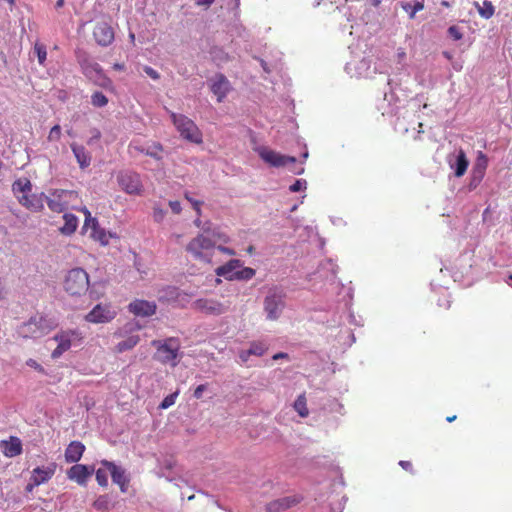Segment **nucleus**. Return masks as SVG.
Segmentation results:
<instances>
[{"label":"nucleus","instance_id":"1","mask_svg":"<svg viewBox=\"0 0 512 512\" xmlns=\"http://www.w3.org/2000/svg\"><path fill=\"white\" fill-rule=\"evenodd\" d=\"M216 239L223 243H228L229 241L228 236L216 233L215 231L212 232V238L205 233H201L187 244L186 250L195 260L210 263L216 248Z\"/></svg>","mask_w":512,"mask_h":512},{"label":"nucleus","instance_id":"2","mask_svg":"<svg viewBox=\"0 0 512 512\" xmlns=\"http://www.w3.org/2000/svg\"><path fill=\"white\" fill-rule=\"evenodd\" d=\"M12 191L18 202L28 210L38 212L44 207V193L32 194V184L27 177H21L12 184Z\"/></svg>","mask_w":512,"mask_h":512},{"label":"nucleus","instance_id":"3","mask_svg":"<svg viewBox=\"0 0 512 512\" xmlns=\"http://www.w3.org/2000/svg\"><path fill=\"white\" fill-rule=\"evenodd\" d=\"M151 345L155 347L154 359L161 364H170L175 367L179 361L180 341L176 337H169L164 340H153Z\"/></svg>","mask_w":512,"mask_h":512},{"label":"nucleus","instance_id":"4","mask_svg":"<svg viewBox=\"0 0 512 512\" xmlns=\"http://www.w3.org/2000/svg\"><path fill=\"white\" fill-rule=\"evenodd\" d=\"M89 287V275L84 269L73 268L65 275L63 288L70 296H82L89 290Z\"/></svg>","mask_w":512,"mask_h":512},{"label":"nucleus","instance_id":"5","mask_svg":"<svg viewBox=\"0 0 512 512\" xmlns=\"http://www.w3.org/2000/svg\"><path fill=\"white\" fill-rule=\"evenodd\" d=\"M56 324L45 316L31 317L27 322L23 323L17 330L22 338H38L51 331Z\"/></svg>","mask_w":512,"mask_h":512},{"label":"nucleus","instance_id":"6","mask_svg":"<svg viewBox=\"0 0 512 512\" xmlns=\"http://www.w3.org/2000/svg\"><path fill=\"white\" fill-rule=\"evenodd\" d=\"M47 205L52 212L62 213L73 208V203L78 200V193L73 190L56 189L49 196L44 195Z\"/></svg>","mask_w":512,"mask_h":512},{"label":"nucleus","instance_id":"7","mask_svg":"<svg viewBox=\"0 0 512 512\" xmlns=\"http://www.w3.org/2000/svg\"><path fill=\"white\" fill-rule=\"evenodd\" d=\"M170 117L182 138L195 144L202 143V133L190 118L183 114H176L174 112H170Z\"/></svg>","mask_w":512,"mask_h":512},{"label":"nucleus","instance_id":"8","mask_svg":"<svg viewBox=\"0 0 512 512\" xmlns=\"http://www.w3.org/2000/svg\"><path fill=\"white\" fill-rule=\"evenodd\" d=\"M141 328L142 327L137 322H129L119 328L114 335L116 337L123 338V340L117 343L114 348L115 352L123 353L125 351L132 350L136 345H138L141 338L137 332Z\"/></svg>","mask_w":512,"mask_h":512},{"label":"nucleus","instance_id":"9","mask_svg":"<svg viewBox=\"0 0 512 512\" xmlns=\"http://www.w3.org/2000/svg\"><path fill=\"white\" fill-rule=\"evenodd\" d=\"M83 335L81 331L77 329H68L61 330L57 334L54 335L53 340H55L58 345L52 351L51 357L53 359L59 358L64 352L68 351L72 345L81 344L83 341Z\"/></svg>","mask_w":512,"mask_h":512},{"label":"nucleus","instance_id":"10","mask_svg":"<svg viewBox=\"0 0 512 512\" xmlns=\"http://www.w3.org/2000/svg\"><path fill=\"white\" fill-rule=\"evenodd\" d=\"M117 183L120 188L129 195H141L143 184L138 173L130 170H122L117 173Z\"/></svg>","mask_w":512,"mask_h":512},{"label":"nucleus","instance_id":"11","mask_svg":"<svg viewBox=\"0 0 512 512\" xmlns=\"http://www.w3.org/2000/svg\"><path fill=\"white\" fill-rule=\"evenodd\" d=\"M285 307L284 295L276 290H271L264 298L263 308L270 321L279 319Z\"/></svg>","mask_w":512,"mask_h":512},{"label":"nucleus","instance_id":"12","mask_svg":"<svg viewBox=\"0 0 512 512\" xmlns=\"http://www.w3.org/2000/svg\"><path fill=\"white\" fill-rule=\"evenodd\" d=\"M192 308L205 315L219 316L228 311L229 305L212 298H199L193 302Z\"/></svg>","mask_w":512,"mask_h":512},{"label":"nucleus","instance_id":"13","mask_svg":"<svg viewBox=\"0 0 512 512\" xmlns=\"http://www.w3.org/2000/svg\"><path fill=\"white\" fill-rule=\"evenodd\" d=\"M260 158L272 167H284L288 164L296 163V158L293 156H286L276 152L268 147H259L257 149Z\"/></svg>","mask_w":512,"mask_h":512},{"label":"nucleus","instance_id":"14","mask_svg":"<svg viewBox=\"0 0 512 512\" xmlns=\"http://www.w3.org/2000/svg\"><path fill=\"white\" fill-rule=\"evenodd\" d=\"M117 313L109 303L97 304L94 308L85 315V320L89 323L100 324L111 322Z\"/></svg>","mask_w":512,"mask_h":512},{"label":"nucleus","instance_id":"15","mask_svg":"<svg viewBox=\"0 0 512 512\" xmlns=\"http://www.w3.org/2000/svg\"><path fill=\"white\" fill-rule=\"evenodd\" d=\"M93 37L98 45L106 47L114 41V30L109 23L98 22L93 29Z\"/></svg>","mask_w":512,"mask_h":512},{"label":"nucleus","instance_id":"16","mask_svg":"<svg viewBox=\"0 0 512 512\" xmlns=\"http://www.w3.org/2000/svg\"><path fill=\"white\" fill-rule=\"evenodd\" d=\"M83 212L86 216L84 229L86 231L90 230V236L99 241L101 244L106 245L109 242L108 236L103 229L99 227L98 221L96 218L91 217V213L87 208L83 209Z\"/></svg>","mask_w":512,"mask_h":512},{"label":"nucleus","instance_id":"17","mask_svg":"<svg viewBox=\"0 0 512 512\" xmlns=\"http://www.w3.org/2000/svg\"><path fill=\"white\" fill-rule=\"evenodd\" d=\"M94 466L75 464L67 470V477L81 486H85L89 477L94 473Z\"/></svg>","mask_w":512,"mask_h":512},{"label":"nucleus","instance_id":"18","mask_svg":"<svg viewBox=\"0 0 512 512\" xmlns=\"http://www.w3.org/2000/svg\"><path fill=\"white\" fill-rule=\"evenodd\" d=\"M101 464L106 467V469L110 472L112 481L119 485L121 492L125 493L128 490L129 479L125 474V470L115 463L110 462L108 460H102Z\"/></svg>","mask_w":512,"mask_h":512},{"label":"nucleus","instance_id":"19","mask_svg":"<svg viewBox=\"0 0 512 512\" xmlns=\"http://www.w3.org/2000/svg\"><path fill=\"white\" fill-rule=\"evenodd\" d=\"M128 310L135 316L149 317L156 313L157 305L153 301L136 299L128 305Z\"/></svg>","mask_w":512,"mask_h":512},{"label":"nucleus","instance_id":"20","mask_svg":"<svg viewBox=\"0 0 512 512\" xmlns=\"http://www.w3.org/2000/svg\"><path fill=\"white\" fill-rule=\"evenodd\" d=\"M211 91L217 96V101L222 102L231 90V84L223 74H217L211 79Z\"/></svg>","mask_w":512,"mask_h":512},{"label":"nucleus","instance_id":"21","mask_svg":"<svg viewBox=\"0 0 512 512\" xmlns=\"http://www.w3.org/2000/svg\"><path fill=\"white\" fill-rule=\"evenodd\" d=\"M448 164L454 171V175L459 178L466 173L469 161L463 149H459L456 155L448 157Z\"/></svg>","mask_w":512,"mask_h":512},{"label":"nucleus","instance_id":"22","mask_svg":"<svg viewBox=\"0 0 512 512\" xmlns=\"http://www.w3.org/2000/svg\"><path fill=\"white\" fill-rule=\"evenodd\" d=\"M56 468V463H51L47 467H36L33 469L31 475V481H33V485H41L48 482L55 474Z\"/></svg>","mask_w":512,"mask_h":512},{"label":"nucleus","instance_id":"23","mask_svg":"<svg viewBox=\"0 0 512 512\" xmlns=\"http://www.w3.org/2000/svg\"><path fill=\"white\" fill-rule=\"evenodd\" d=\"M0 448L6 457H15L22 453V442L16 436H11L9 440L0 442Z\"/></svg>","mask_w":512,"mask_h":512},{"label":"nucleus","instance_id":"24","mask_svg":"<svg viewBox=\"0 0 512 512\" xmlns=\"http://www.w3.org/2000/svg\"><path fill=\"white\" fill-rule=\"evenodd\" d=\"M299 502V497L287 496L268 503L267 510L268 512H282L298 504Z\"/></svg>","mask_w":512,"mask_h":512},{"label":"nucleus","instance_id":"25","mask_svg":"<svg viewBox=\"0 0 512 512\" xmlns=\"http://www.w3.org/2000/svg\"><path fill=\"white\" fill-rule=\"evenodd\" d=\"M85 451V445L80 441H72L65 450V461L67 463H77Z\"/></svg>","mask_w":512,"mask_h":512},{"label":"nucleus","instance_id":"26","mask_svg":"<svg viewBox=\"0 0 512 512\" xmlns=\"http://www.w3.org/2000/svg\"><path fill=\"white\" fill-rule=\"evenodd\" d=\"M242 267V262L238 259L229 260L222 266H219L215 269V273L217 276L224 277L227 280H234V273H236V269Z\"/></svg>","mask_w":512,"mask_h":512},{"label":"nucleus","instance_id":"27","mask_svg":"<svg viewBox=\"0 0 512 512\" xmlns=\"http://www.w3.org/2000/svg\"><path fill=\"white\" fill-rule=\"evenodd\" d=\"M71 150L77 160L81 169H85L91 164V154L86 150L83 145H78L76 143H72L70 145Z\"/></svg>","mask_w":512,"mask_h":512},{"label":"nucleus","instance_id":"28","mask_svg":"<svg viewBox=\"0 0 512 512\" xmlns=\"http://www.w3.org/2000/svg\"><path fill=\"white\" fill-rule=\"evenodd\" d=\"M63 218L65 220L64 226L61 228V231L64 234H72L76 231L78 226V219L75 215L70 213H65L63 215Z\"/></svg>","mask_w":512,"mask_h":512},{"label":"nucleus","instance_id":"29","mask_svg":"<svg viewBox=\"0 0 512 512\" xmlns=\"http://www.w3.org/2000/svg\"><path fill=\"white\" fill-rule=\"evenodd\" d=\"M135 149L147 156H150V157L156 159V160H160L161 159L160 152H162L163 147L160 143L154 142L147 149H145L143 147H135Z\"/></svg>","mask_w":512,"mask_h":512},{"label":"nucleus","instance_id":"30","mask_svg":"<svg viewBox=\"0 0 512 512\" xmlns=\"http://www.w3.org/2000/svg\"><path fill=\"white\" fill-rule=\"evenodd\" d=\"M475 6L479 15L484 19H490L494 15L495 8L491 1L485 0L482 5L475 2Z\"/></svg>","mask_w":512,"mask_h":512},{"label":"nucleus","instance_id":"31","mask_svg":"<svg viewBox=\"0 0 512 512\" xmlns=\"http://www.w3.org/2000/svg\"><path fill=\"white\" fill-rule=\"evenodd\" d=\"M294 409L301 417H307L309 410L307 408L306 397L304 394L299 395L294 402Z\"/></svg>","mask_w":512,"mask_h":512},{"label":"nucleus","instance_id":"32","mask_svg":"<svg viewBox=\"0 0 512 512\" xmlns=\"http://www.w3.org/2000/svg\"><path fill=\"white\" fill-rule=\"evenodd\" d=\"M487 166H488L487 156L483 152L479 151L477 158L475 160V163L473 164L472 170L485 174Z\"/></svg>","mask_w":512,"mask_h":512},{"label":"nucleus","instance_id":"33","mask_svg":"<svg viewBox=\"0 0 512 512\" xmlns=\"http://www.w3.org/2000/svg\"><path fill=\"white\" fill-rule=\"evenodd\" d=\"M93 507L101 512H107L111 508V502L107 495H100L93 503Z\"/></svg>","mask_w":512,"mask_h":512},{"label":"nucleus","instance_id":"34","mask_svg":"<svg viewBox=\"0 0 512 512\" xmlns=\"http://www.w3.org/2000/svg\"><path fill=\"white\" fill-rule=\"evenodd\" d=\"M484 176H485L484 173H481V172H478V171H474V170L471 169L470 181H469L468 186H467L468 191L475 190L480 185V183L482 182Z\"/></svg>","mask_w":512,"mask_h":512},{"label":"nucleus","instance_id":"35","mask_svg":"<svg viewBox=\"0 0 512 512\" xmlns=\"http://www.w3.org/2000/svg\"><path fill=\"white\" fill-rule=\"evenodd\" d=\"M267 346L262 342H252L250 348L246 351L247 355L262 356L267 351Z\"/></svg>","mask_w":512,"mask_h":512},{"label":"nucleus","instance_id":"36","mask_svg":"<svg viewBox=\"0 0 512 512\" xmlns=\"http://www.w3.org/2000/svg\"><path fill=\"white\" fill-rule=\"evenodd\" d=\"M255 274L256 271L253 268L245 267L234 273V280H250L255 276Z\"/></svg>","mask_w":512,"mask_h":512},{"label":"nucleus","instance_id":"37","mask_svg":"<svg viewBox=\"0 0 512 512\" xmlns=\"http://www.w3.org/2000/svg\"><path fill=\"white\" fill-rule=\"evenodd\" d=\"M34 52L37 55L38 62L40 65H44L47 57V50L45 45L37 42L34 45Z\"/></svg>","mask_w":512,"mask_h":512},{"label":"nucleus","instance_id":"38","mask_svg":"<svg viewBox=\"0 0 512 512\" xmlns=\"http://www.w3.org/2000/svg\"><path fill=\"white\" fill-rule=\"evenodd\" d=\"M91 103L95 107H103L107 105L108 98L102 92H95L91 96Z\"/></svg>","mask_w":512,"mask_h":512},{"label":"nucleus","instance_id":"39","mask_svg":"<svg viewBox=\"0 0 512 512\" xmlns=\"http://www.w3.org/2000/svg\"><path fill=\"white\" fill-rule=\"evenodd\" d=\"M94 473L97 483L102 487H106L108 485L107 470L99 468Z\"/></svg>","mask_w":512,"mask_h":512},{"label":"nucleus","instance_id":"40","mask_svg":"<svg viewBox=\"0 0 512 512\" xmlns=\"http://www.w3.org/2000/svg\"><path fill=\"white\" fill-rule=\"evenodd\" d=\"M178 396V391L172 393V394H169L167 395L163 401L160 403L159 405V408L160 409H167L169 408L170 406L174 405L175 402H176V398Z\"/></svg>","mask_w":512,"mask_h":512},{"label":"nucleus","instance_id":"41","mask_svg":"<svg viewBox=\"0 0 512 512\" xmlns=\"http://www.w3.org/2000/svg\"><path fill=\"white\" fill-rule=\"evenodd\" d=\"M61 138V127L60 125H54L49 132L48 140L49 141H59Z\"/></svg>","mask_w":512,"mask_h":512},{"label":"nucleus","instance_id":"42","mask_svg":"<svg viewBox=\"0 0 512 512\" xmlns=\"http://www.w3.org/2000/svg\"><path fill=\"white\" fill-rule=\"evenodd\" d=\"M78 61L86 73L88 68H92L94 71H98L99 65L97 63H88L86 57L82 58L81 56H78Z\"/></svg>","mask_w":512,"mask_h":512},{"label":"nucleus","instance_id":"43","mask_svg":"<svg viewBox=\"0 0 512 512\" xmlns=\"http://www.w3.org/2000/svg\"><path fill=\"white\" fill-rule=\"evenodd\" d=\"M184 197H185L186 200H188L192 204L193 209L196 211L198 216H200L201 215V205H202V202L199 201V200L191 198L188 192L185 193Z\"/></svg>","mask_w":512,"mask_h":512},{"label":"nucleus","instance_id":"44","mask_svg":"<svg viewBox=\"0 0 512 512\" xmlns=\"http://www.w3.org/2000/svg\"><path fill=\"white\" fill-rule=\"evenodd\" d=\"M306 188V181L303 179L296 180L291 186L290 191L291 192H299Z\"/></svg>","mask_w":512,"mask_h":512},{"label":"nucleus","instance_id":"45","mask_svg":"<svg viewBox=\"0 0 512 512\" xmlns=\"http://www.w3.org/2000/svg\"><path fill=\"white\" fill-rule=\"evenodd\" d=\"M448 35L454 40H460L463 37V34L457 26H450L448 28Z\"/></svg>","mask_w":512,"mask_h":512},{"label":"nucleus","instance_id":"46","mask_svg":"<svg viewBox=\"0 0 512 512\" xmlns=\"http://www.w3.org/2000/svg\"><path fill=\"white\" fill-rule=\"evenodd\" d=\"M165 210L160 208V207H157L155 206L153 208V218L156 222H161L163 221L164 217H165Z\"/></svg>","mask_w":512,"mask_h":512},{"label":"nucleus","instance_id":"47","mask_svg":"<svg viewBox=\"0 0 512 512\" xmlns=\"http://www.w3.org/2000/svg\"><path fill=\"white\" fill-rule=\"evenodd\" d=\"M144 72H145L149 77H151V78H152V79H154V80H157V79H159V78H160L159 73H158L155 69H153L152 67H150V66H145V67H144Z\"/></svg>","mask_w":512,"mask_h":512},{"label":"nucleus","instance_id":"48","mask_svg":"<svg viewBox=\"0 0 512 512\" xmlns=\"http://www.w3.org/2000/svg\"><path fill=\"white\" fill-rule=\"evenodd\" d=\"M26 364H27V366H29L37 371H40V372L44 371L43 367L34 359H28L26 361Z\"/></svg>","mask_w":512,"mask_h":512},{"label":"nucleus","instance_id":"49","mask_svg":"<svg viewBox=\"0 0 512 512\" xmlns=\"http://www.w3.org/2000/svg\"><path fill=\"white\" fill-rule=\"evenodd\" d=\"M169 206H170L172 212L175 214H179L182 210L181 204L179 201H170Z\"/></svg>","mask_w":512,"mask_h":512},{"label":"nucleus","instance_id":"50","mask_svg":"<svg viewBox=\"0 0 512 512\" xmlns=\"http://www.w3.org/2000/svg\"><path fill=\"white\" fill-rule=\"evenodd\" d=\"M206 390V385L205 384H201L199 386L196 387V389L194 390V394L193 396L196 398V399H200L202 397V394L203 392Z\"/></svg>","mask_w":512,"mask_h":512},{"label":"nucleus","instance_id":"51","mask_svg":"<svg viewBox=\"0 0 512 512\" xmlns=\"http://www.w3.org/2000/svg\"><path fill=\"white\" fill-rule=\"evenodd\" d=\"M215 0H196L195 5L199 7L209 8Z\"/></svg>","mask_w":512,"mask_h":512},{"label":"nucleus","instance_id":"52","mask_svg":"<svg viewBox=\"0 0 512 512\" xmlns=\"http://www.w3.org/2000/svg\"><path fill=\"white\" fill-rule=\"evenodd\" d=\"M217 249L219 251H221L222 253H225L227 255H230V256H234L236 254L235 250L231 249V248H228V247H225V246H217Z\"/></svg>","mask_w":512,"mask_h":512},{"label":"nucleus","instance_id":"53","mask_svg":"<svg viewBox=\"0 0 512 512\" xmlns=\"http://www.w3.org/2000/svg\"><path fill=\"white\" fill-rule=\"evenodd\" d=\"M399 465H400L404 470H406V471H410V472H411V471H412V469H413V464H412V462H410V461H400V462H399Z\"/></svg>","mask_w":512,"mask_h":512},{"label":"nucleus","instance_id":"54","mask_svg":"<svg viewBox=\"0 0 512 512\" xmlns=\"http://www.w3.org/2000/svg\"><path fill=\"white\" fill-rule=\"evenodd\" d=\"M272 358H273V360L288 358V354L284 353V352H279V353H276L275 355H273Z\"/></svg>","mask_w":512,"mask_h":512},{"label":"nucleus","instance_id":"55","mask_svg":"<svg viewBox=\"0 0 512 512\" xmlns=\"http://www.w3.org/2000/svg\"><path fill=\"white\" fill-rule=\"evenodd\" d=\"M407 7H409V9L411 10L410 15H411V17H413L414 14L416 13V4L413 6H411L410 4H407L406 6H404V9H406L408 11Z\"/></svg>","mask_w":512,"mask_h":512},{"label":"nucleus","instance_id":"56","mask_svg":"<svg viewBox=\"0 0 512 512\" xmlns=\"http://www.w3.org/2000/svg\"><path fill=\"white\" fill-rule=\"evenodd\" d=\"M249 356H250V355H247V354H246V351H243V352H241V354H240V358H241L243 361H247Z\"/></svg>","mask_w":512,"mask_h":512},{"label":"nucleus","instance_id":"57","mask_svg":"<svg viewBox=\"0 0 512 512\" xmlns=\"http://www.w3.org/2000/svg\"><path fill=\"white\" fill-rule=\"evenodd\" d=\"M114 69H116V70H122V69H124V65H123V64H118V63H116V64H114Z\"/></svg>","mask_w":512,"mask_h":512},{"label":"nucleus","instance_id":"58","mask_svg":"<svg viewBox=\"0 0 512 512\" xmlns=\"http://www.w3.org/2000/svg\"><path fill=\"white\" fill-rule=\"evenodd\" d=\"M35 486L36 485H33V481H31V483L27 485L26 489L27 491L31 492Z\"/></svg>","mask_w":512,"mask_h":512},{"label":"nucleus","instance_id":"59","mask_svg":"<svg viewBox=\"0 0 512 512\" xmlns=\"http://www.w3.org/2000/svg\"><path fill=\"white\" fill-rule=\"evenodd\" d=\"M63 5H64V0H57V2H56V7H57V8H60V7H62Z\"/></svg>","mask_w":512,"mask_h":512},{"label":"nucleus","instance_id":"60","mask_svg":"<svg viewBox=\"0 0 512 512\" xmlns=\"http://www.w3.org/2000/svg\"><path fill=\"white\" fill-rule=\"evenodd\" d=\"M455 419H456V416L454 415V416L447 417V419H446V420H447L448 422H452V421H454Z\"/></svg>","mask_w":512,"mask_h":512},{"label":"nucleus","instance_id":"61","mask_svg":"<svg viewBox=\"0 0 512 512\" xmlns=\"http://www.w3.org/2000/svg\"><path fill=\"white\" fill-rule=\"evenodd\" d=\"M423 3L419 2L418 1V12L421 11L423 9Z\"/></svg>","mask_w":512,"mask_h":512},{"label":"nucleus","instance_id":"62","mask_svg":"<svg viewBox=\"0 0 512 512\" xmlns=\"http://www.w3.org/2000/svg\"><path fill=\"white\" fill-rule=\"evenodd\" d=\"M129 37H130L131 41H132V42H134V40H135V35H134L133 33H130Z\"/></svg>","mask_w":512,"mask_h":512},{"label":"nucleus","instance_id":"63","mask_svg":"<svg viewBox=\"0 0 512 512\" xmlns=\"http://www.w3.org/2000/svg\"><path fill=\"white\" fill-rule=\"evenodd\" d=\"M303 172V168L300 169L299 171H295L296 174H301Z\"/></svg>","mask_w":512,"mask_h":512},{"label":"nucleus","instance_id":"64","mask_svg":"<svg viewBox=\"0 0 512 512\" xmlns=\"http://www.w3.org/2000/svg\"><path fill=\"white\" fill-rule=\"evenodd\" d=\"M508 278H509L510 280H512V274H510V275L508 276Z\"/></svg>","mask_w":512,"mask_h":512}]
</instances>
